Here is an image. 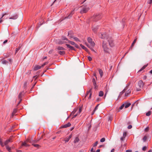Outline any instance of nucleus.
Returning <instances> with one entry per match:
<instances>
[{"label": "nucleus", "mask_w": 152, "mask_h": 152, "mask_svg": "<svg viewBox=\"0 0 152 152\" xmlns=\"http://www.w3.org/2000/svg\"><path fill=\"white\" fill-rule=\"evenodd\" d=\"M99 37L102 39L107 41L109 42V45L111 47H113L114 46L113 41L111 37H108L106 34L101 33L99 34Z\"/></svg>", "instance_id": "nucleus-1"}, {"label": "nucleus", "mask_w": 152, "mask_h": 152, "mask_svg": "<svg viewBox=\"0 0 152 152\" xmlns=\"http://www.w3.org/2000/svg\"><path fill=\"white\" fill-rule=\"evenodd\" d=\"M102 17L101 14H96L94 15L92 17V20L95 22H96L100 19Z\"/></svg>", "instance_id": "nucleus-2"}, {"label": "nucleus", "mask_w": 152, "mask_h": 152, "mask_svg": "<svg viewBox=\"0 0 152 152\" xmlns=\"http://www.w3.org/2000/svg\"><path fill=\"white\" fill-rule=\"evenodd\" d=\"M107 42V41L105 40H103L102 42V47L104 49V50L105 52H107L109 50L108 44Z\"/></svg>", "instance_id": "nucleus-3"}, {"label": "nucleus", "mask_w": 152, "mask_h": 152, "mask_svg": "<svg viewBox=\"0 0 152 152\" xmlns=\"http://www.w3.org/2000/svg\"><path fill=\"white\" fill-rule=\"evenodd\" d=\"M81 7L82 8V9L80 11V13L81 14H83L84 13H86L88 10H89V8L88 7H87L86 6L84 7L83 6H81Z\"/></svg>", "instance_id": "nucleus-4"}, {"label": "nucleus", "mask_w": 152, "mask_h": 152, "mask_svg": "<svg viewBox=\"0 0 152 152\" xmlns=\"http://www.w3.org/2000/svg\"><path fill=\"white\" fill-rule=\"evenodd\" d=\"M138 86L140 88H137V91H140L141 90L140 88H142L143 86V82L142 80H140L138 83Z\"/></svg>", "instance_id": "nucleus-5"}, {"label": "nucleus", "mask_w": 152, "mask_h": 152, "mask_svg": "<svg viewBox=\"0 0 152 152\" xmlns=\"http://www.w3.org/2000/svg\"><path fill=\"white\" fill-rule=\"evenodd\" d=\"M66 45L67 47V48L69 49V51L70 50H74L76 51V49L73 46L70 45L66 44Z\"/></svg>", "instance_id": "nucleus-6"}, {"label": "nucleus", "mask_w": 152, "mask_h": 152, "mask_svg": "<svg viewBox=\"0 0 152 152\" xmlns=\"http://www.w3.org/2000/svg\"><path fill=\"white\" fill-rule=\"evenodd\" d=\"M66 43V42L65 41H64L63 40L58 39V40H57L56 43L58 45H62L63 44H64Z\"/></svg>", "instance_id": "nucleus-7"}, {"label": "nucleus", "mask_w": 152, "mask_h": 152, "mask_svg": "<svg viewBox=\"0 0 152 152\" xmlns=\"http://www.w3.org/2000/svg\"><path fill=\"white\" fill-rule=\"evenodd\" d=\"M71 126V124L70 122H68L67 124H64L61 126L60 127V128H66L69 127Z\"/></svg>", "instance_id": "nucleus-8"}, {"label": "nucleus", "mask_w": 152, "mask_h": 152, "mask_svg": "<svg viewBox=\"0 0 152 152\" xmlns=\"http://www.w3.org/2000/svg\"><path fill=\"white\" fill-rule=\"evenodd\" d=\"M68 36L69 37H70V39H71V38H73L74 37L73 36V32L72 31H68Z\"/></svg>", "instance_id": "nucleus-9"}, {"label": "nucleus", "mask_w": 152, "mask_h": 152, "mask_svg": "<svg viewBox=\"0 0 152 152\" xmlns=\"http://www.w3.org/2000/svg\"><path fill=\"white\" fill-rule=\"evenodd\" d=\"M56 50H65L66 49L60 46H57L56 48Z\"/></svg>", "instance_id": "nucleus-10"}, {"label": "nucleus", "mask_w": 152, "mask_h": 152, "mask_svg": "<svg viewBox=\"0 0 152 152\" xmlns=\"http://www.w3.org/2000/svg\"><path fill=\"white\" fill-rule=\"evenodd\" d=\"M137 37H135V39H134L133 42L132 43V45L129 48V50H130V49H132V47H133V46H134V45L136 42L137 41Z\"/></svg>", "instance_id": "nucleus-11"}, {"label": "nucleus", "mask_w": 152, "mask_h": 152, "mask_svg": "<svg viewBox=\"0 0 152 152\" xmlns=\"http://www.w3.org/2000/svg\"><path fill=\"white\" fill-rule=\"evenodd\" d=\"M42 67L41 66L38 65H36L34 67V71H36L39 69H40Z\"/></svg>", "instance_id": "nucleus-12"}, {"label": "nucleus", "mask_w": 152, "mask_h": 152, "mask_svg": "<svg viewBox=\"0 0 152 152\" xmlns=\"http://www.w3.org/2000/svg\"><path fill=\"white\" fill-rule=\"evenodd\" d=\"M127 89V87H126L119 94V96H121L122 95L125 93V91Z\"/></svg>", "instance_id": "nucleus-13"}, {"label": "nucleus", "mask_w": 152, "mask_h": 152, "mask_svg": "<svg viewBox=\"0 0 152 152\" xmlns=\"http://www.w3.org/2000/svg\"><path fill=\"white\" fill-rule=\"evenodd\" d=\"M72 135L71 134L68 137H66L64 139V141L65 142H67L71 138Z\"/></svg>", "instance_id": "nucleus-14"}, {"label": "nucleus", "mask_w": 152, "mask_h": 152, "mask_svg": "<svg viewBox=\"0 0 152 152\" xmlns=\"http://www.w3.org/2000/svg\"><path fill=\"white\" fill-rule=\"evenodd\" d=\"M18 16L17 14H15L14 15L12 16L11 17L9 18L10 19H16L18 18Z\"/></svg>", "instance_id": "nucleus-15"}, {"label": "nucleus", "mask_w": 152, "mask_h": 152, "mask_svg": "<svg viewBox=\"0 0 152 152\" xmlns=\"http://www.w3.org/2000/svg\"><path fill=\"white\" fill-rule=\"evenodd\" d=\"M98 29V27L97 26L93 27L92 28V31L94 33H96Z\"/></svg>", "instance_id": "nucleus-16"}, {"label": "nucleus", "mask_w": 152, "mask_h": 152, "mask_svg": "<svg viewBox=\"0 0 152 152\" xmlns=\"http://www.w3.org/2000/svg\"><path fill=\"white\" fill-rule=\"evenodd\" d=\"M148 64H147L144 65L138 72H141L145 68H146L148 66Z\"/></svg>", "instance_id": "nucleus-17"}, {"label": "nucleus", "mask_w": 152, "mask_h": 152, "mask_svg": "<svg viewBox=\"0 0 152 152\" xmlns=\"http://www.w3.org/2000/svg\"><path fill=\"white\" fill-rule=\"evenodd\" d=\"M24 92H20L18 95V98L19 99H21V98L22 97V96L23 95H24Z\"/></svg>", "instance_id": "nucleus-18"}, {"label": "nucleus", "mask_w": 152, "mask_h": 152, "mask_svg": "<svg viewBox=\"0 0 152 152\" xmlns=\"http://www.w3.org/2000/svg\"><path fill=\"white\" fill-rule=\"evenodd\" d=\"M74 10H75V9L74 10H72V11L69 14V15L68 16H67V17H66L65 18H70L72 16L73 14L74 13Z\"/></svg>", "instance_id": "nucleus-19"}, {"label": "nucleus", "mask_w": 152, "mask_h": 152, "mask_svg": "<svg viewBox=\"0 0 152 152\" xmlns=\"http://www.w3.org/2000/svg\"><path fill=\"white\" fill-rule=\"evenodd\" d=\"M80 46L84 50L87 52H88V49L84 45H83L82 44H80Z\"/></svg>", "instance_id": "nucleus-20"}, {"label": "nucleus", "mask_w": 152, "mask_h": 152, "mask_svg": "<svg viewBox=\"0 0 152 152\" xmlns=\"http://www.w3.org/2000/svg\"><path fill=\"white\" fill-rule=\"evenodd\" d=\"M131 92V90L130 89H129L125 93V95L126 96H128L129 94H130Z\"/></svg>", "instance_id": "nucleus-21"}, {"label": "nucleus", "mask_w": 152, "mask_h": 152, "mask_svg": "<svg viewBox=\"0 0 152 152\" xmlns=\"http://www.w3.org/2000/svg\"><path fill=\"white\" fill-rule=\"evenodd\" d=\"M98 71L99 72V74L100 75L101 77H102L103 75V72L102 70L100 69H98Z\"/></svg>", "instance_id": "nucleus-22"}, {"label": "nucleus", "mask_w": 152, "mask_h": 152, "mask_svg": "<svg viewBox=\"0 0 152 152\" xmlns=\"http://www.w3.org/2000/svg\"><path fill=\"white\" fill-rule=\"evenodd\" d=\"M80 140L79 138L78 137H77L75 138L74 141V143H76L77 142H78Z\"/></svg>", "instance_id": "nucleus-23"}, {"label": "nucleus", "mask_w": 152, "mask_h": 152, "mask_svg": "<svg viewBox=\"0 0 152 152\" xmlns=\"http://www.w3.org/2000/svg\"><path fill=\"white\" fill-rule=\"evenodd\" d=\"M29 145L27 144L26 142H22V146H24L25 147H28L29 146Z\"/></svg>", "instance_id": "nucleus-24"}, {"label": "nucleus", "mask_w": 152, "mask_h": 152, "mask_svg": "<svg viewBox=\"0 0 152 152\" xmlns=\"http://www.w3.org/2000/svg\"><path fill=\"white\" fill-rule=\"evenodd\" d=\"M44 135V134H42L41 137L39 139H37L35 140H34V144H35V143H37L41 139H42L43 138V136Z\"/></svg>", "instance_id": "nucleus-25"}, {"label": "nucleus", "mask_w": 152, "mask_h": 152, "mask_svg": "<svg viewBox=\"0 0 152 152\" xmlns=\"http://www.w3.org/2000/svg\"><path fill=\"white\" fill-rule=\"evenodd\" d=\"M124 104H125L124 106L125 108H127L128 107L131 105V104L130 103H125Z\"/></svg>", "instance_id": "nucleus-26"}, {"label": "nucleus", "mask_w": 152, "mask_h": 152, "mask_svg": "<svg viewBox=\"0 0 152 152\" xmlns=\"http://www.w3.org/2000/svg\"><path fill=\"white\" fill-rule=\"evenodd\" d=\"M92 88H91L86 93V94L85 98H86L87 96V95L89 93H91V91H92Z\"/></svg>", "instance_id": "nucleus-27"}, {"label": "nucleus", "mask_w": 152, "mask_h": 152, "mask_svg": "<svg viewBox=\"0 0 152 152\" xmlns=\"http://www.w3.org/2000/svg\"><path fill=\"white\" fill-rule=\"evenodd\" d=\"M58 53L60 55H63L65 54V52L64 51H59L58 52Z\"/></svg>", "instance_id": "nucleus-28"}, {"label": "nucleus", "mask_w": 152, "mask_h": 152, "mask_svg": "<svg viewBox=\"0 0 152 152\" xmlns=\"http://www.w3.org/2000/svg\"><path fill=\"white\" fill-rule=\"evenodd\" d=\"M61 39L63 40H66V41H68V39L65 36H62L61 37Z\"/></svg>", "instance_id": "nucleus-29"}, {"label": "nucleus", "mask_w": 152, "mask_h": 152, "mask_svg": "<svg viewBox=\"0 0 152 152\" xmlns=\"http://www.w3.org/2000/svg\"><path fill=\"white\" fill-rule=\"evenodd\" d=\"M125 104H123L120 107H119V110H118V112H119L120 111V110H121L124 107H125Z\"/></svg>", "instance_id": "nucleus-30"}, {"label": "nucleus", "mask_w": 152, "mask_h": 152, "mask_svg": "<svg viewBox=\"0 0 152 152\" xmlns=\"http://www.w3.org/2000/svg\"><path fill=\"white\" fill-rule=\"evenodd\" d=\"M17 112V110L16 109H14L12 112V117H13L14 115Z\"/></svg>", "instance_id": "nucleus-31"}, {"label": "nucleus", "mask_w": 152, "mask_h": 152, "mask_svg": "<svg viewBox=\"0 0 152 152\" xmlns=\"http://www.w3.org/2000/svg\"><path fill=\"white\" fill-rule=\"evenodd\" d=\"M2 63L4 64H7L8 62L7 61H6L5 60H2L1 61Z\"/></svg>", "instance_id": "nucleus-32"}, {"label": "nucleus", "mask_w": 152, "mask_h": 152, "mask_svg": "<svg viewBox=\"0 0 152 152\" xmlns=\"http://www.w3.org/2000/svg\"><path fill=\"white\" fill-rule=\"evenodd\" d=\"M6 148L7 149V151L9 152H12V151H11L10 147H9L8 145H6Z\"/></svg>", "instance_id": "nucleus-33"}, {"label": "nucleus", "mask_w": 152, "mask_h": 152, "mask_svg": "<svg viewBox=\"0 0 152 152\" xmlns=\"http://www.w3.org/2000/svg\"><path fill=\"white\" fill-rule=\"evenodd\" d=\"M151 114V111H149L146 114V115L147 116H150Z\"/></svg>", "instance_id": "nucleus-34"}, {"label": "nucleus", "mask_w": 152, "mask_h": 152, "mask_svg": "<svg viewBox=\"0 0 152 152\" xmlns=\"http://www.w3.org/2000/svg\"><path fill=\"white\" fill-rule=\"evenodd\" d=\"M104 93L102 91H100L99 93V96H102L103 95Z\"/></svg>", "instance_id": "nucleus-35"}, {"label": "nucleus", "mask_w": 152, "mask_h": 152, "mask_svg": "<svg viewBox=\"0 0 152 152\" xmlns=\"http://www.w3.org/2000/svg\"><path fill=\"white\" fill-rule=\"evenodd\" d=\"M147 139V137L146 136H145L142 138V140L144 142H146Z\"/></svg>", "instance_id": "nucleus-36"}, {"label": "nucleus", "mask_w": 152, "mask_h": 152, "mask_svg": "<svg viewBox=\"0 0 152 152\" xmlns=\"http://www.w3.org/2000/svg\"><path fill=\"white\" fill-rule=\"evenodd\" d=\"M68 42L72 45H74L75 44V43L72 41L69 40L68 41Z\"/></svg>", "instance_id": "nucleus-37"}, {"label": "nucleus", "mask_w": 152, "mask_h": 152, "mask_svg": "<svg viewBox=\"0 0 152 152\" xmlns=\"http://www.w3.org/2000/svg\"><path fill=\"white\" fill-rule=\"evenodd\" d=\"M73 38L74 39V40L77 42H80V40L77 37H74Z\"/></svg>", "instance_id": "nucleus-38"}, {"label": "nucleus", "mask_w": 152, "mask_h": 152, "mask_svg": "<svg viewBox=\"0 0 152 152\" xmlns=\"http://www.w3.org/2000/svg\"><path fill=\"white\" fill-rule=\"evenodd\" d=\"M93 83L94 86V88L96 89H97L98 88V86H97L96 82H93Z\"/></svg>", "instance_id": "nucleus-39"}, {"label": "nucleus", "mask_w": 152, "mask_h": 152, "mask_svg": "<svg viewBox=\"0 0 152 152\" xmlns=\"http://www.w3.org/2000/svg\"><path fill=\"white\" fill-rule=\"evenodd\" d=\"M10 142V141L9 140H6L4 142V145H6L9 142Z\"/></svg>", "instance_id": "nucleus-40"}, {"label": "nucleus", "mask_w": 152, "mask_h": 152, "mask_svg": "<svg viewBox=\"0 0 152 152\" xmlns=\"http://www.w3.org/2000/svg\"><path fill=\"white\" fill-rule=\"evenodd\" d=\"M15 38V36L14 35H12L11 37L10 38V39H11L12 40H13Z\"/></svg>", "instance_id": "nucleus-41"}, {"label": "nucleus", "mask_w": 152, "mask_h": 152, "mask_svg": "<svg viewBox=\"0 0 152 152\" xmlns=\"http://www.w3.org/2000/svg\"><path fill=\"white\" fill-rule=\"evenodd\" d=\"M87 40H88V42L89 43H90V42H91L92 41V39L90 37H88V38Z\"/></svg>", "instance_id": "nucleus-42"}, {"label": "nucleus", "mask_w": 152, "mask_h": 152, "mask_svg": "<svg viewBox=\"0 0 152 152\" xmlns=\"http://www.w3.org/2000/svg\"><path fill=\"white\" fill-rule=\"evenodd\" d=\"M89 43L90 44L91 46H92L93 47L94 46L95 44L94 42L93 41H91V42H90Z\"/></svg>", "instance_id": "nucleus-43"}, {"label": "nucleus", "mask_w": 152, "mask_h": 152, "mask_svg": "<svg viewBox=\"0 0 152 152\" xmlns=\"http://www.w3.org/2000/svg\"><path fill=\"white\" fill-rule=\"evenodd\" d=\"M32 145L34 146V147L37 148H38L40 146L39 145L37 144H33Z\"/></svg>", "instance_id": "nucleus-44"}, {"label": "nucleus", "mask_w": 152, "mask_h": 152, "mask_svg": "<svg viewBox=\"0 0 152 152\" xmlns=\"http://www.w3.org/2000/svg\"><path fill=\"white\" fill-rule=\"evenodd\" d=\"M20 47L19 46L18 48H16L15 50V53H17L18 52V51L20 50Z\"/></svg>", "instance_id": "nucleus-45"}, {"label": "nucleus", "mask_w": 152, "mask_h": 152, "mask_svg": "<svg viewBox=\"0 0 152 152\" xmlns=\"http://www.w3.org/2000/svg\"><path fill=\"white\" fill-rule=\"evenodd\" d=\"M98 143V142L97 141L96 142L94 143L93 144V146L94 147H95L97 146V144Z\"/></svg>", "instance_id": "nucleus-46"}, {"label": "nucleus", "mask_w": 152, "mask_h": 152, "mask_svg": "<svg viewBox=\"0 0 152 152\" xmlns=\"http://www.w3.org/2000/svg\"><path fill=\"white\" fill-rule=\"evenodd\" d=\"M74 45H75V47L76 48H78L80 49H81V48H80V47H79V45H77V44L75 43V44Z\"/></svg>", "instance_id": "nucleus-47"}, {"label": "nucleus", "mask_w": 152, "mask_h": 152, "mask_svg": "<svg viewBox=\"0 0 152 152\" xmlns=\"http://www.w3.org/2000/svg\"><path fill=\"white\" fill-rule=\"evenodd\" d=\"M127 134V133L126 132H124L123 134V136L125 138Z\"/></svg>", "instance_id": "nucleus-48"}, {"label": "nucleus", "mask_w": 152, "mask_h": 152, "mask_svg": "<svg viewBox=\"0 0 152 152\" xmlns=\"http://www.w3.org/2000/svg\"><path fill=\"white\" fill-rule=\"evenodd\" d=\"M4 58H7L9 56V55L8 54H4Z\"/></svg>", "instance_id": "nucleus-49"}, {"label": "nucleus", "mask_w": 152, "mask_h": 152, "mask_svg": "<svg viewBox=\"0 0 152 152\" xmlns=\"http://www.w3.org/2000/svg\"><path fill=\"white\" fill-rule=\"evenodd\" d=\"M30 141H29V142L31 143L32 145L34 144V140L30 139Z\"/></svg>", "instance_id": "nucleus-50"}, {"label": "nucleus", "mask_w": 152, "mask_h": 152, "mask_svg": "<svg viewBox=\"0 0 152 152\" xmlns=\"http://www.w3.org/2000/svg\"><path fill=\"white\" fill-rule=\"evenodd\" d=\"M105 138L103 137V138H102L100 140V141L101 142H104V141H105Z\"/></svg>", "instance_id": "nucleus-51"}, {"label": "nucleus", "mask_w": 152, "mask_h": 152, "mask_svg": "<svg viewBox=\"0 0 152 152\" xmlns=\"http://www.w3.org/2000/svg\"><path fill=\"white\" fill-rule=\"evenodd\" d=\"M36 82L31 87V89H30V91H32V89H33L34 86H35V85L36 83Z\"/></svg>", "instance_id": "nucleus-52"}, {"label": "nucleus", "mask_w": 152, "mask_h": 152, "mask_svg": "<svg viewBox=\"0 0 152 152\" xmlns=\"http://www.w3.org/2000/svg\"><path fill=\"white\" fill-rule=\"evenodd\" d=\"M6 15V13H5L4 14H3L2 17L0 18V23H1L3 20H1V18L5 15Z\"/></svg>", "instance_id": "nucleus-53"}, {"label": "nucleus", "mask_w": 152, "mask_h": 152, "mask_svg": "<svg viewBox=\"0 0 152 152\" xmlns=\"http://www.w3.org/2000/svg\"><path fill=\"white\" fill-rule=\"evenodd\" d=\"M77 109H75L73 110V111L72 112V114L73 115H74L75 113L77 111Z\"/></svg>", "instance_id": "nucleus-54"}, {"label": "nucleus", "mask_w": 152, "mask_h": 152, "mask_svg": "<svg viewBox=\"0 0 152 152\" xmlns=\"http://www.w3.org/2000/svg\"><path fill=\"white\" fill-rule=\"evenodd\" d=\"M146 148H147V147L146 146H144L142 148V150L143 151H145L146 150Z\"/></svg>", "instance_id": "nucleus-55"}, {"label": "nucleus", "mask_w": 152, "mask_h": 152, "mask_svg": "<svg viewBox=\"0 0 152 152\" xmlns=\"http://www.w3.org/2000/svg\"><path fill=\"white\" fill-rule=\"evenodd\" d=\"M99 105V104H98L96 105V106L95 107L94 109V111H96Z\"/></svg>", "instance_id": "nucleus-56"}, {"label": "nucleus", "mask_w": 152, "mask_h": 152, "mask_svg": "<svg viewBox=\"0 0 152 152\" xmlns=\"http://www.w3.org/2000/svg\"><path fill=\"white\" fill-rule=\"evenodd\" d=\"M12 137L11 136L9 138V139L8 140H9L10 141V142H12Z\"/></svg>", "instance_id": "nucleus-57"}, {"label": "nucleus", "mask_w": 152, "mask_h": 152, "mask_svg": "<svg viewBox=\"0 0 152 152\" xmlns=\"http://www.w3.org/2000/svg\"><path fill=\"white\" fill-rule=\"evenodd\" d=\"M48 63V62H45L42 65V67H43L45 65H46Z\"/></svg>", "instance_id": "nucleus-58"}, {"label": "nucleus", "mask_w": 152, "mask_h": 152, "mask_svg": "<svg viewBox=\"0 0 152 152\" xmlns=\"http://www.w3.org/2000/svg\"><path fill=\"white\" fill-rule=\"evenodd\" d=\"M149 128L148 127H147L145 129V131L146 132H147L149 130Z\"/></svg>", "instance_id": "nucleus-59"}, {"label": "nucleus", "mask_w": 152, "mask_h": 152, "mask_svg": "<svg viewBox=\"0 0 152 152\" xmlns=\"http://www.w3.org/2000/svg\"><path fill=\"white\" fill-rule=\"evenodd\" d=\"M88 59L89 61H92V58L90 56H88Z\"/></svg>", "instance_id": "nucleus-60"}, {"label": "nucleus", "mask_w": 152, "mask_h": 152, "mask_svg": "<svg viewBox=\"0 0 152 152\" xmlns=\"http://www.w3.org/2000/svg\"><path fill=\"white\" fill-rule=\"evenodd\" d=\"M82 111V109L81 107H80L79 108L78 112L77 113H80Z\"/></svg>", "instance_id": "nucleus-61"}, {"label": "nucleus", "mask_w": 152, "mask_h": 152, "mask_svg": "<svg viewBox=\"0 0 152 152\" xmlns=\"http://www.w3.org/2000/svg\"><path fill=\"white\" fill-rule=\"evenodd\" d=\"M125 138L124 137H122L120 138V140L122 142V141L124 140L125 139Z\"/></svg>", "instance_id": "nucleus-62"}, {"label": "nucleus", "mask_w": 152, "mask_h": 152, "mask_svg": "<svg viewBox=\"0 0 152 152\" xmlns=\"http://www.w3.org/2000/svg\"><path fill=\"white\" fill-rule=\"evenodd\" d=\"M132 125H129V126H128L127 127V128L128 129H131L132 128Z\"/></svg>", "instance_id": "nucleus-63"}, {"label": "nucleus", "mask_w": 152, "mask_h": 152, "mask_svg": "<svg viewBox=\"0 0 152 152\" xmlns=\"http://www.w3.org/2000/svg\"><path fill=\"white\" fill-rule=\"evenodd\" d=\"M148 3L149 4H151L152 3V0H148Z\"/></svg>", "instance_id": "nucleus-64"}]
</instances>
